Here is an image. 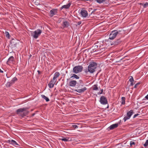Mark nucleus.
I'll return each instance as SVG.
<instances>
[{"instance_id":"f257e3e1","label":"nucleus","mask_w":148,"mask_h":148,"mask_svg":"<svg viewBox=\"0 0 148 148\" xmlns=\"http://www.w3.org/2000/svg\"><path fill=\"white\" fill-rule=\"evenodd\" d=\"M27 108H23L18 109L16 111L17 114L21 115V116H25L28 113L27 110Z\"/></svg>"},{"instance_id":"f03ea898","label":"nucleus","mask_w":148,"mask_h":148,"mask_svg":"<svg viewBox=\"0 0 148 148\" xmlns=\"http://www.w3.org/2000/svg\"><path fill=\"white\" fill-rule=\"evenodd\" d=\"M97 67V64L94 62H91L88 67V71L90 73H93Z\"/></svg>"},{"instance_id":"7ed1b4c3","label":"nucleus","mask_w":148,"mask_h":148,"mask_svg":"<svg viewBox=\"0 0 148 148\" xmlns=\"http://www.w3.org/2000/svg\"><path fill=\"white\" fill-rule=\"evenodd\" d=\"M120 31L114 30L112 31L110 34L109 36V39L112 40H113L116 37L118 34H120Z\"/></svg>"},{"instance_id":"20e7f679","label":"nucleus","mask_w":148,"mask_h":148,"mask_svg":"<svg viewBox=\"0 0 148 148\" xmlns=\"http://www.w3.org/2000/svg\"><path fill=\"white\" fill-rule=\"evenodd\" d=\"M42 33V31L40 29H38L34 32H31V36L35 39H37L40 35Z\"/></svg>"},{"instance_id":"39448f33","label":"nucleus","mask_w":148,"mask_h":148,"mask_svg":"<svg viewBox=\"0 0 148 148\" xmlns=\"http://www.w3.org/2000/svg\"><path fill=\"white\" fill-rule=\"evenodd\" d=\"M83 69V67L81 66H76L74 67L73 69V71L75 73H77L81 72Z\"/></svg>"},{"instance_id":"423d86ee","label":"nucleus","mask_w":148,"mask_h":148,"mask_svg":"<svg viewBox=\"0 0 148 148\" xmlns=\"http://www.w3.org/2000/svg\"><path fill=\"white\" fill-rule=\"evenodd\" d=\"M133 113V110H130L127 112V116H125L124 118V122H125L127 120L129 119L131 117V116L132 115Z\"/></svg>"},{"instance_id":"0eeeda50","label":"nucleus","mask_w":148,"mask_h":148,"mask_svg":"<svg viewBox=\"0 0 148 148\" xmlns=\"http://www.w3.org/2000/svg\"><path fill=\"white\" fill-rule=\"evenodd\" d=\"M100 101L101 103L103 105H105L107 103V99L104 96H102L101 97Z\"/></svg>"},{"instance_id":"6e6552de","label":"nucleus","mask_w":148,"mask_h":148,"mask_svg":"<svg viewBox=\"0 0 148 148\" xmlns=\"http://www.w3.org/2000/svg\"><path fill=\"white\" fill-rule=\"evenodd\" d=\"M80 14L83 17H86L88 16V14L86 11L84 9H82L81 10Z\"/></svg>"},{"instance_id":"1a4fd4ad","label":"nucleus","mask_w":148,"mask_h":148,"mask_svg":"<svg viewBox=\"0 0 148 148\" xmlns=\"http://www.w3.org/2000/svg\"><path fill=\"white\" fill-rule=\"evenodd\" d=\"M79 88L80 89H76L75 90L78 92L82 93L84 92L87 89L86 88L85 86H84L82 88L79 87Z\"/></svg>"},{"instance_id":"9d476101","label":"nucleus","mask_w":148,"mask_h":148,"mask_svg":"<svg viewBox=\"0 0 148 148\" xmlns=\"http://www.w3.org/2000/svg\"><path fill=\"white\" fill-rule=\"evenodd\" d=\"M57 9H53L50 12V16L51 17L53 16V15L57 14Z\"/></svg>"},{"instance_id":"9b49d317","label":"nucleus","mask_w":148,"mask_h":148,"mask_svg":"<svg viewBox=\"0 0 148 148\" xmlns=\"http://www.w3.org/2000/svg\"><path fill=\"white\" fill-rule=\"evenodd\" d=\"M14 60V57L12 56H11L8 59L7 62V63L8 65H9L10 64L13 63Z\"/></svg>"},{"instance_id":"f8f14e48","label":"nucleus","mask_w":148,"mask_h":148,"mask_svg":"<svg viewBox=\"0 0 148 148\" xmlns=\"http://www.w3.org/2000/svg\"><path fill=\"white\" fill-rule=\"evenodd\" d=\"M56 82V81H54V80L52 79L51 80L48 85L49 88H51L53 87Z\"/></svg>"},{"instance_id":"ddd939ff","label":"nucleus","mask_w":148,"mask_h":148,"mask_svg":"<svg viewBox=\"0 0 148 148\" xmlns=\"http://www.w3.org/2000/svg\"><path fill=\"white\" fill-rule=\"evenodd\" d=\"M60 75V74L59 72H56L54 74V77L52 80H53L54 81L56 82L57 81V78Z\"/></svg>"},{"instance_id":"4468645a","label":"nucleus","mask_w":148,"mask_h":148,"mask_svg":"<svg viewBox=\"0 0 148 148\" xmlns=\"http://www.w3.org/2000/svg\"><path fill=\"white\" fill-rule=\"evenodd\" d=\"M8 141L9 143L11 144L14 146L16 145H18V144L16 142L13 140H9Z\"/></svg>"},{"instance_id":"2eb2a0df","label":"nucleus","mask_w":148,"mask_h":148,"mask_svg":"<svg viewBox=\"0 0 148 148\" xmlns=\"http://www.w3.org/2000/svg\"><path fill=\"white\" fill-rule=\"evenodd\" d=\"M77 83V82L75 80H72L69 83V85L71 86H75Z\"/></svg>"},{"instance_id":"dca6fc26","label":"nucleus","mask_w":148,"mask_h":148,"mask_svg":"<svg viewBox=\"0 0 148 148\" xmlns=\"http://www.w3.org/2000/svg\"><path fill=\"white\" fill-rule=\"evenodd\" d=\"M118 124L116 123L115 124H112V125H110L109 127V129L110 130H113L116 127H117L118 126Z\"/></svg>"},{"instance_id":"f3484780","label":"nucleus","mask_w":148,"mask_h":148,"mask_svg":"<svg viewBox=\"0 0 148 148\" xmlns=\"http://www.w3.org/2000/svg\"><path fill=\"white\" fill-rule=\"evenodd\" d=\"M121 42V41L120 40V39H118L112 42L111 44L112 45H116L119 44Z\"/></svg>"},{"instance_id":"a211bd4d","label":"nucleus","mask_w":148,"mask_h":148,"mask_svg":"<svg viewBox=\"0 0 148 148\" xmlns=\"http://www.w3.org/2000/svg\"><path fill=\"white\" fill-rule=\"evenodd\" d=\"M70 5H71V4L70 3H69L66 5H64L62 6L61 7V9H62L63 8H65V9H67L69 8V7L70 6Z\"/></svg>"},{"instance_id":"6ab92c4d","label":"nucleus","mask_w":148,"mask_h":148,"mask_svg":"<svg viewBox=\"0 0 148 148\" xmlns=\"http://www.w3.org/2000/svg\"><path fill=\"white\" fill-rule=\"evenodd\" d=\"M63 26L64 27H68L69 25V23L67 21H64L63 22Z\"/></svg>"},{"instance_id":"aec40b11","label":"nucleus","mask_w":148,"mask_h":148,"mask_svg":"<svg viewBox=\"0 0 148 148\" xmlns=\"http://www.w3.org/2000/svg\"><path fill=\"white\" fill-rule=\"evenodd\" d=\"M41 97L43 98L44 99H45L46 101L47 102L49 101V99L47 97H46L45 95H41Z\"/></svg>"},{"instance_id":"412c9836","label":"nucleus","mask_w":148,"mask_h":148,"mask_svg":"<svg viewBox=\"0 0 148 148\" xmlns=\"http://www.w3.org/2000/svg\"><path fill=\"white\" fill-rule=\"evenodd\" d=\"M74 78L77 79H79V77L77 75L74 74H73V75L71 77V78L72 79H73Z\"/></svg>"},{"instance_id":"4be33fe9","label":"nucleus","mask_w":148,"mask_h":148,"mask_svg":"<svg viewBox=\"0 0 148 148\" xmlns=\"http://www.w3.org/2000/svg\"><path fill=\"white\" fill-rule=\"evenodd\" d=\"M13 84L11 82V81H10V82H8L6 84V86L7 87H10V86H11Z\"/></svg>"},{"instance_id":"5701e85b","label":"nucleus","mask_w":148,"mask_h":148,"mask_svg":"<svg viewBox=\"0 0 148 148\" xmlns=\"http://www.w3.org/2000/svg\"><path fill=\"white\" fill-rule=\"evenodd\" d=\"M140 5H143L144 8H145L148 6V3H145L144 4L142 3H140Z\"/></svg>"},{"instance_id":"b1692460","label":"nucleus","mask_w":148,"mask_h":148,"mask_svg":"<svg viewBox=\"0 0 148 148\" xmlns=\"http://www.w3.org/2000/svg\"><path fill=\"white\" fill-rule=\"evenodd\" d=\"M5 36L6 37L8 38H10V35L8 32L5 31Z\"/></svg>"},{"instance_id":"393cba45","label":"nucleus","mask_w":148,"mask_h":148,"mask_svg":"<svg viewBox=\"0 0 148 148\" xmlns=\"http://www.w3.org/2000/svg\"><path fill=\"white\" fill-rule=\"evenodd\" d=\"M17 80V79L16 77H14L13 79L11 81V82L13 84H14L15 82Z\"/></svg>"},{"instance_id":"a878e982","label":"nucleus","mask_w":148,"mask_h":148,"mask_svg":"<svg viewBox=\"0 0 148 148\" xmlns=\"http://www.w3.org/2000/svg\"><path fill=\"white\" fill-rule=\"evenodd\" d=\"M125 98L124 97H122L121 100V104H125Z\"/></svg>"},{"instance_id":"bb28decb","label":"nucleus","mask_w":148,"mask_h":148,"mask_svg":"<svg viewBox=\"0 0 148 148\" xmlns=\"http://www.w3.org/2000/svg\"><path fill=\"white\" fill-rule=\"evenodd\" d=\"M105 1L106 0H96L97 2L100 4L105 2Z\"/></svg>"},{"instance_id":"cd10ccee","label":"nucleus","mask_w":148,"mask_h":148,"mask_svg":"<svg viewBox=\"0 0 148 148\" xmlns=\"http://www.w3.org/2000/svg\"><path fill=\"white\" fill-rule=\"evenodd\" d=\"M59 139L60 140H62L63 141H64L65 142H67L68 141V139L66 138H60Z\"/></svg>"},{"instance_id":"c85d7f7f","label":"nucleus","mask_w":148,"mask_h":148,"mask_svg":"<svg viewBox=\"0 0 148 148\" xmlns=\"http://www.w3.org/2000/svg\"><path fill=\"white\" fill-rule=\"evenodd\" d=\"M93 89L94 90H96L98 89V87L97 85H95L92 87Z\"/></svg>"},{"instance_id":"c756f323","label":"nucleus","mask_w":148,"mask_h":148,"mask_svg":"<svg viewBox=\"0 0 148 148\" xmlns=\"http://www.w3.org/2000/svg\"><path fill=\"white\" fill-rule=\"evenodd\" d=\"M143 145L145 147H146L148 146V139L146 140L145 143Z\"/></svg>"},{"instance_id":"7c9ffc66","label":"nucleus","mask_w":148,"mask_h":148,"mask_svg":"<svg viewBox=\"0 0 148 148\" xmlns=\"http://www.w3.org/2000/svg\"><path fill=\"white\" fill-rule=\"evenodd\" d=\"M129 81L130 82H134V80L132 77L131 76L130 78L129 79Z\"/></svg>"},{"instance_id":"2f4dec72","label":"nucleus","mask_w":148,"mask_h":148,"mask_svg":"<svg viewBox=\"0 0 148 148\" xmlns=\"http://www.w3.org/2000/svg\"><path fill=\"white\" fill-rule=\"evenodd\" d=\"M135 144L134 142L133 141H131L130 142V145L132 146L133 145H134Z\"/></svg>"},{"instance_id":"473e14b6","label":"nucleus","mask_w":148,"mask_h":148,"mask_svg":"<svg viewBox=\"0 0 148 148\" xmlns=\"http://www.w3.org/2000/svg\"><path fill=\"white\" fill-rule=\"evenodd\" d=\"M73 127L75 128H78V126L76 125H73L72 126Z\"/></svg>"},{"instance_id":"72a5a7b5","label":"nucleus","mask_w":148,"mask_h":148,"mask_svg":"<svg viewBox=\"0 0 148 148\" xmlns=\"http://www.w3.org/2000/svg\"><path fill=\"white\" fill-rule=\"evenodd\" d=\"M139 84V83L136 84H135L134 86V88H136L137 87V85H138Z\"/></svg>"},{"instance_id":"f704fd0d","label":"nucleus","mask_w":148,"mask_h":148,"mask_svg":"<svg viewBox=\"0 0 148 148\" xmlns=\"http://www.w3.org/2000/svg\"><path fill=\"white\" fill-rule=\"evenodd\" d=\"M131 82V83L130 84V85L131 86H133L134 85L133 82Z\"/></svg>"},{"instance_id":"c9c22d12","label":"nucleus","mask_w":148,"mask_h":148,"mask_svg":"<svg viewBox=\"0 0 148 148\" xmlns=\"http://www.w3.org/2000/svg\"><path fill=\"white\" fill-rule=\"evenodd\" d=\"M81 21H79L77 23V25H80L81 23Z\"/></svg>"},{"instance_id":"e433bc0d","label":"nucleus","mask_w":148,"mask_h":148,"mask_svg":"<svg viewBox=\"0 0 148 148\" xmlns=\"http://www.w3.org/2000/svg\"><path fill=\"white\" fill-rule=\"evenodd\" d=\"M145 98L147 100H148V94L145 97Z\"/></svg>"},{"instance_id":"4c0bfd02","label":"nucleus","mask_w":148,"mask_h":148,"mask_svg":"<svg viewBox=\"0 0 148 148\" xmlns=\"http://www.w3.org/2000/svg\"><path fill=\"white\" fill-rule=\"evenodd\" d=\"M3 71L1 70V69H0V73H3Z\"/></svg>"},{"instance_id":"58836bf2","label":"nucleus","mask_w":148,"mask_h":148,"mask_svg":"<svg viewBox=\"0 0 148 148\" xmlns=\"http://www.w3.org/2000/svg\"><path fill=\"white\" fill-rule=\"evenodd\" d=\"M138 115V114L134 115V118L136 117Z\"/></svg>"},{"instance_id":"ea45409f","label":"nucleus","mask_w":148,"mask_h":148,"mask_svg":"<svg viewBox=\"0 0 148 148\" xmlns=\"http://www.w3.org/2000/svg\"><path fill=\"white\" fill-rule=\"evenodd\" d=\"M103 92V89H102V90H101V92L100 93V94H101Z\"/></svg>"},{"instance_id":"a19ab883","label":"nucleus","mask_w":148,"mask_h":148,"mask_svg":"<svg viewBox=\"0 0 148 148\" xmlns=\"http://www.w3.org/2000/svg\"><path fill=\"white\" fill-rule=\"evenodd\" d=\"M94 47H96V48H97V47H98V46H97V45H95V46H94Z\"/></svg>"},{"instance_id":"79ce46f5","label":"nucleus","mask_w":148,"mask_h":148,"mask_svg":"<svg viewBox=\"0 0 148 148\" xmlns=\"http://www.w3.org/2000/svg\"><path fill=\"white\" fill-rule=\"evenodd\" d=\"M38 74H40V71H38Z\"/></svg>"}]
</instances>
